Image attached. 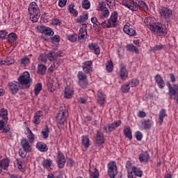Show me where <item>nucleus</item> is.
Returning <instances> with one entry per match:
<instances>
[{"instance_id":"obj_1","label":"nucleus","mask_w":178,"mask_h":178,"mask_svg":"<svg viewBox=\"0 0 178 178\" xmlns=\"http://www.w3.org/2000/svg\"><path fill=\"white\" fill-rule=\"evenodd\" d=\"M145 24L153 33L158 34V35H166L168 34V29L165 25H160L156 24L154 18L147 17L145 18Z\"/></svg>"},{"instance_id":"obj_2","label":"nucleus","mask_w":178,"mask_h":178,"mask_svg":"<svg viewBox=\"0 0 178 178\" xmlns=\"http://www.w3.org/2000/svg\"><path fill=\"white\" fill-rule=\"evenodd\" d=\"M121 4L128 8L129 10H132V12H137L138 10V7L141 8L143 10L147 12L148 10V6L145 4V2L143 1L142 0H131V2L124 0L122 1Z\"/></svg>"},{"instance_id":"obj_3","label":"nucleus","mask_w":178,"mask_h":178,"mask_svg":"<svg viewBox=\"0 0 178 178\" xmlns=\"http://www.w3.org/2000/svg\"><path fill=\"white\" fill-rule=\"evenodd\" d=\"M18 83L21 88L26 89L30 88L31 83H33V79L30 77V73L25 71L23 72L17 79Z\"/></svg>"},{"instance_id":"obj_4","label":"nucleus","mask_w":178,"mask_h":178,"mask_svg":"<svg viewBox=\"0 0 178 178\" xmlns=\"http://www.w3.org/2000/svg\"><path fill=\"white\" fill-rule=\"evenodd\" d=\"M29 13L30 15V19L33 23H37L38 22V19H40V8L37 5V3L32 2L30 3L29 8Z\"/></svg>"},{"instance_id":"obj_5","label":"nucleus","mask_w":178,"mask_h":178,"mask_svg":"<svg viewBox=\"0 0 178 178\" xmlns=\"http://www.w3.org/2000/svg\"><path fill=\"white\" fill-rule=\"evenodd\" d=\"M69 116V111L66 106H61L59 108L58 115L56 116V122L58 124H65V122Z\"/></svg>"},{"instance_id":"obj_6","label":"nucleus","mask_w":178,"mask_h":178,"mask_svg":"<svg viewBox=\"0 0 178 178\" xmlns=\"http://www.w3.org/2000/svg\"><path fill=\"white\" fill-rule=\"evenodd\" d=\"M99 19L100 20H104V19H108L109 17V15H111V13H109V10L108 8L105 6V3L104 1H99Z\"/></svg>"},{"instance_id":"obj_7","label":"nucleus","mask_w":178,"mask_h":178,"mask_svg":"<svg viewBox=\"0 0 178 178\" xmlns=\"http://www.w3.org/2000/svg\"><path fill=\"white\" fill-rule=\"evenodd\" d=\"M168 87V95L170 99H174L178 104V85H174L173 87L170 85V82L167 83Z\"/></svg>"},{"instance_id":"obj_8","label":"nucleus","mask_w":178,"mask_h":178,"mask_svg":"<svg viewBox=\"0 0 178 178\" xmlns=\"http://www.w3.org/2000/svg\"><path fill=\"white\" fill-rule=\"evenodd\" d=\"M118 174V167L115 161H111L108 165V175L111 178H115Z\"/></svg>"},{"instance_id":"obj_9","label":"nucleus","mask_w":178,"mask_h":178,"mask_svg":"<svg viewBox=\"0 0 178 178\" xmlns=\"http://www.w3.org/2000/svg\"><path fill=\"white\" fill-rule=\"evenodd\" d=\"M122 124V121L121 120H117L113 122L111 124H108L107 125H105L104 127V130L106 133H111L115 129H118L119 126Z\"/></svg>"},{"instance_id":"obj_10","label":"nucleus","mask_w":178,"mask_h":178,"mask_svg":"<svg viewBox=\"0 0 178 178\" xmlns=\"http://www.w3.org/2000/svg\"><path fill=\"white\" fill-rule=\"evenodd\" d=\"M159 14L161 17L164 19H170L173 16V12L168 7H161L159 9Z\"/></svg>"},{"instance_id":"obj_11","label":"nucleus","mask_w":178,"mask_h":178,"mask_svg":"<svg viewBox=\"0 0 178 178\" xmlns=\"http://www.w3.org/2000/svg\"><path fill=\"white\" fill-rule=\"evenodd\" d=\"M124 33L129 35L130 37H135L137 35V32H136V29H134V26L131 24L127 23L124 26Z\"/></svg>"},{"instance_id":"obj_12","label":"nucleus","mask_w":178,"mask_h":178,"mask_svg":"<svg viewBox=\"0 0 178 178\" xmlns=\"http://www.w3.org/2000/svg\"><path fill=\"white\" fill-rule=\"evenodd\" d=\"M56 162L60 169L65 168L66 158H65V155L60 151H58L57 153Z\"/></svg>"},{"instance_id":"obj_13","label":"nucleus","mask_w":178,"mask_h":178,"mask_svg":"<svg viewBox=\"0 0 178 178\" xmlns=\"http://www.w3.org/2000/svg\"><path fill=\"white\" fill-rule=\"evenodd\" d=\"M19 88H22V86H20V83H19V82L13 81L8 83V89L14 95L17 94Z\"/></svg>"},{"instance_id":"obj_14","label":"nucleus","mask_w":178,"mask_h":178,"mask_svg":"<svg viewBox=\"0 0 178 178\" xmlns=\"http://www.w3.org/2000/svg\"><path fill=\"white\" fill-rule=\"evenodd\" d=\"M105 102H106V95L102 90L97 92V104L100 106H105Z\"/></svg>"},{"instance_id":"obj_15","label":"nucleus","mask_w":178,"mask_h":178,"mask_svg":"<svg viewBox=\"0 0 178 178\" xmlns=\"http://www.w3.org/2000/svg\"><path fill=\"white\" fill-rule=\"evenodd\" d=\"M118 16L119 15L118 14V12H113L110 16V18L108 19V26H113V27H115L118 24Z\"/></svg>"},{"instance_id":"obj_16","label":"nucleus","mask_w":178,"mask_h":178,"mask_svg":"<svg viewBox=\"0 0 178 178\" xmlns=\"http://www.w3.org/2000/svg\"><path fill=\"white\" fill-rule=\"evenodd\" d=\"M38 30L39 33H41L42 34H44V35H54V32L52 29L49 27H47L45 26H38Z\"/></svg>"},{"instance_id":"obj_17","label":"nucleus","mask_w":178,"mask_h":178,"mask_svg":"<svg viewBox=\"0 0 178 178\" xmlns=\"http://www.w3.org/2000/svg\"><path fill=\"white\" fill-rule=\"evenodd\" d=\"M31 143L26 138L21 139V146L24 152H31Z\"/></svg>"},{"instance_id":"obj_18","label":"nucleus","mask_w":178,"mask_h":178,"mask_svg":"<svg viewBox=\"0 0 178 178\" xmlns=\"http://www.w3.org/2000/svg\"><path fill=\"white\" fill-rule=\"evenodd\" d=\"M151 158L149 157V154H148V152L147 151H143L141 154L139 155V161L141 162V163H148L149 162V159Z\"/></svg>"},{"instance_id":"obj_19","label":"nucleus","mask_w":178,"mask_h":178,"mask_svg":"<svg viewBox=\"0 0 178 178\" xmlns=\"http://www.w3.org/2000/svg\"><path fill=\"white\" fill-rule=\"evenodd\" d=\"M44 116V112L41 111H38L36 113H35L33 116V122L34 124H40L41 122V119H42V117Z\"/></svg>"},{"instance_id":"obj_20","label":"nucleus","mask_w":178,"mask_h":178,"mask_svg":"<svg viewBox=\"0 0 178 178\" xmlns=\"http://www.w3.org/2000/svg\"><path fill=\"white\" fill-rule=\"evenodd\" d=\"M78 40L80 42H84L87 40V29L81 28L78 35Z\"/></svg>"},{"instance_id":"obj_21","label":"nucleus","mask_w":178,"mask_h":178,"mask_svg":"<svg viewBox=\"0 0 178 178\" xmlns=\"http://www.w3.org/2000/svg\"><path fill=\"white\" fill-rule=\"evenodd\" d=\"M83 70L86 74L92 72V61H86L83 65Z\"/></svg>"},{"instance_id":"obj_22","label":"nucleus","mask_w":178,"mask_h":178,"mask_svg":"<svg viewBox=\"0 0 178 178\" xmlns=\"http://www.w3.org/2000/svg\"><path fill=\"white\" fill-rule=\"evenodd\" d=\"M154 80L159 88L162 89L165 88V81H163V78H162L161 74H156L154 77Z\"/></svg>"},{"instance_id":"obj_23","label":"nucleus","mask_w":178,"mask_h":178,"mask_svg":"<svg viewBox=\"0 0 178 178\" xmlns=\"http://www.w3.org/2000/svg\"><path fill=\"white\" fill-rule=\"evenodd\" d=\"M119 76L122 80H126L129 77V72L126 69V67H122L120 69Z\"/></svg>"},{"instance_id":"obj_24","label":"nucleus","mask_w":178,"mask_h":178,"mask_svg":"<svg viewBox=\"0 0 178 178\" xmlns=\"http://www.w3.org/2000/svg\"><path fill=\"white\" fill-rule=\"evenodd\" d=\"M10 162V160L9 159V158L3 159L0 161V168L1 169H3L4 170H8Z\"/></svg>"},{"instance_id":"obj_25","label":"nucleus","mask_w":178,"mask_h":178,"mask_svg":"<svg viewBox=\"0 0 178 178\" xmlns=\"http://www.w3.org/2000/svg\"><path fill=\"white\" fill-rule=\"evenodd\" d=\"M168 116V114H166V110L165 108H162L159 114V126H162L163 123V119L164 118H166Z\"/></svg>"},{"instance_id":"obj_26","label":"nucleus","mask_w":178,"mask_h":178,"mask_svg":"<svg viewBox=\"0 0 178 178\" xmlns=\"http://www.w3.org/2000/svg\"><path fill=\"white\" fill-rule=\"evenodd\" d=\"M25 134L29 140L28 141H29L30 143H34L35 140V136L34 134H33V131H31V130L30 129V128H26V132L25 133Z\"/></svg>"},{"instance_id":"obj_27","label":"nucleus","mask_w":178,"mask_h":178,"mask_svg":"<svg viewBox=\"0 0 178 178\" xmlns=\"http://www.w3.org/2000/svg\"><path fill=\"white\" fill-rule=\"evenodd\" d=\"M74 91L70 88L69 86L66 87L64 90V98L70 99L73 97V93Z\"/></svg>"},{"instance_id":"obj_28","label":"nucleus","mask_w":178,"mask_h":178,"mask_svg":"<svg viewBox=\"0 0 178 178\" xmlns=\"http://www.w3.org/2000/svg\"><path fill=\"white\" fill-rule=\"evenodd\" d=\"M142 126L145 130H149L154 126V122H152V120H145L142 122Z\"/></svg>"},{"instance_id":"obj_29","label":"nucleus","mask_w":178,"mask_h":178,"mask_svg":"<svg viewBox=\"0 0 178 178\" xmlns=\"http://www.w3.org/2000/svg\"><path fill=\"white\" fill-rule=\"evenodd\" d=\"M105 143V138H104V134L97 131L96 136V144L97 145H102Z\"/></svg>"},{"instance_id":"obj_30","label":"nucleus","mask_w":178,"mask_h":178,"mask_svg":"<svg viewBox=\"0 0 178 178\" xmlns=\"http://www.w3.org/2000/svg\"><path fill=\"white\" fill-rule=\"evenodd\" d=\"M36 148L38 151H40V152H47V151H48V146L42 142H38L36 144Z\"/></svg>"},{"instance_id":"obj_31","label":"nucleus","mask_w":178,"mask_h":178,"mask_svg":"<svg viewBox=\"0 0 178 178\" xmlns=\"http://www.w3.org/2000/svg\"><path fill=\"white\" fill-rule=\"evenodd\" d=\"M91 22L93 24L95 30L97 31H101V22H98V19L97 17H92Z\"/></svg>"},{"instance_id":"obj_32","label":"nucleus","mask_w":178,"mask_h":178,"mask_svg":"<svg viewBox=\"0 0 178 178\" xmlns=\"http://www.w3.org/2000/svg\"><path fill=\"white\" fill-rule=\"evenodd\" d=\"M132 170L134 171V173H135V175H129V177L136 178V177H137V176L138 177H141L143 176V171L137 168V167H136V166L132 167Z\"/></svg>"},{"instance_id":"obj_33","label":"nucleus","mask_w":178,"mask_h":178,"mask_svg":"<svg viewBox=\"0 0 178 178\" xmlns=\"http://www.w3.org/2000/svg\"><path fill=\"white\" fill-rule=\"evenodd\" d=\"M88 47L91 49V51H93L94 54H95L96 55H99L101 51L98 44H96L95 43H91L88 45Z\"/></svg>"},{"instance_id":"obj_34","label":"nucleus","mask_w":178,"mask_h":178,"mask_svg":"<svg viewBox=\"0 0 178 178\" xmlns=\"http://www.w3.org/2000/svg\"><path fill=\"white\" fill-rule=\"evenodd\" d=\"M46 72H47V66H45V65L39 64L38 65V70H37L38 74H41V76H44Z\"/></svg>"},{"instance_id":"obj_35","label":"nucleus","mask_w":178,"mask_h":178,"mask_svg":"<svg viewBox=\"0 0 178 178\" xmlns=\"http://www.w3.org/2000/svg\"><path fill=\"white\" fill-rule=\"evenodd\" d=\"M126 49L128 52H135V54H140V50H138V48H137L133 44H127L126 46Z\"/></svg>"},{"instance_id":"obj_36","label":"nucleus","mask_w":178,"mask_h":178,"mask_svg":"<svg viewBox=\"0 0 178 178\" xmlns=\"http://www.w3.org/2000/svg\"><path fill=\"white\" fill-rule=\"evenodd\" d=\"M124 135L127 138H129V140H131L133 138V136L131 135V128L130 127H125L124 128Z\"/></svg>"},{"instance_id":"obj_37","label":"nucleus","mask_w":178,"mask_h":178,"mask_svg":"<svg viewBox=\"0 0 178 178\" xmlns=\"http://www.w3.org/2000/svg\"><path fill=\"white\" fill-rule=\"evenodd\" d=\"M68 11L74 17H77V15H79V12L77 11V10L74 9V3H71L68 6Z\"/></svg>"},{"instance_id":"obj_38","label":"nucleus","mask_w":178,"mask_h":178,"mask_svg":"<svg viewBox=\"0 0 178 178\" xmlns=\"http://www.w3.org/2000/svg\"><path fill=\"white\" fill-rule=\"evenodd\" d=\"M0 118H1V120H4V122H8V110L6 108H2L0 111Z\"/></svg>"},{"instance_id":"obj_39","label":"nucleus","mask_w":178,"mask_h":178,"mask_svg":"<svg viewBox=\"0 0 178 178\" xmlns=\"http://www.w3.org/2000/svg\"><path fill=\"white\" fill-rule=\"evenodd\" d=\"M81 143L82 145L84 146V148H88V147H90V138H88V136H82Z\"/></svg>"},{"instance_id":"obj_40","label":"nucleus","mask_w":178,"mask_h":178,"mask_svg":"<svg viewBox=\"0 0 178 178\" xmlns=\"http://www.w3.org/2000/svg\"><path fill=\"white\" fill-rule=\"evenodd\" d=\"M41 134L44 140H47L49 137V128L48 125L45 126V128L41 131Z\"/></svg>"},{"instance_id":"obj_41","label":"nucleus","mask_w":178,"mask_h":178,"mask_svg":"<svg viewBox=\"0 0 178 178\" xmlns=\"http://www.w3.org/2000/svg\"><path fill=\"white\" fill-rule=\"evenodd\" d=\"M88 20V14H82L79 18H77V23H84Z\"/></svg>"},{"instance_id":"obj_42","label":"nucleus","mask_w":178,"mask_h":178,"mask_svg":"<svg viewBox=\"0 0 178 178\" xmlns=\"http://www.w3.org/2000/svg\"><path fill=\"white\" fill-rule=\"evenodd\" d=\"M81 6L83 9H86V10H88V9L91 8V3L88 0H83Z\"/></svg>"},{"instance_id":"obj_43","label":"nucleus","mask_w":178,"mask_h":178,"mask_svg":"<svg viewBox=\"0 0 178 178\" xmlns=\"http://www.w3.org/2000/svg\"><path fill=\"white\" fill-rule=\"evenodd\" d=\"M106 70L111 73L113 70V63L111 60H108L106 64Z\"/></svg>"},{"instance_id":"obj_44","label":"nucleus","mask_w":178,"mask_h":178,"mask_svg":"<svg viewBox=\"0 0 178 178\" xmlns=\"http://www.w3.org/2000/svg\"><path fill=\"white\" fill-rule=\"evenodd\" d=\"M42 165L46 169H49L51 168V165H52V161L51 159H46L42 162Z\"/></svg>"},{"instance_id":"obj_45","label":"nucleus","mask_w":178,"mask_h":178,"mask_svg":"<svg viewBox=\"0 0 178 178\" xmlns=\"http://www.w3.org/2000/svg\"><path fill=\"white\" fill-rule=\"evenodd\" d=\"M20 62L22 66H27V65L30 63V58H29L27 56H25L24 58H21Z\"/></svg>"},{"instance_id":"obj_46","label":"nucleus","mask_w":178,"mask_h":178,"mask_svg":"<svg viewBox=\"0 0 178 178\" xmlns=\"http://www.w3.org/2000/svg\"><path fill=\"white\" fill-rule=\"evenodd\" d=\"M77 77H78L79 81L88 80L87 75L84 74L83 72H79L77 74Z\"/></svg>"},{"instance_id":"obj_47","label":"nucleus","mask_w":178,"mask_h":178,"mask_svg":"<svg viewBox=\"0 0 178 178\" xmlns=\"http://www.w3.org/2000/svg\"><path fill=\"white\" fill-rule=\"evenodd\" d=\"M79 84L81 88L86 90L88 87V79H86L83 81H79Z\"/></svg>"},{"instance_id":"obj_48","label":"nucleus","mask_w":178,"mask_h":178,"mask_svg":"<svg viewBox=\"0 0 178 178\" xmlns=\"http://www.w3.org/2000/svg\"><path fill=\"white\" fill-rule=\"evenodd\" d=\"M139 83H140V81H138V79H134L129 81V82L128 83V85H129L130 87H137V86H138Z\"/></svg>"},{"instance_id":"obj_49","label":"nucleus","mask_w":178,"mask_h":178,"mask_svg":"<svg viewBox=\"0 0 178 178\" xmlns=\"http://www.w3.org/2000/svg\"><path fill=\"white\" fill-rule=\"evenodd\" d=\"M120 90L122 92H124V93L129 92V91H130V86L129 85V83L123 84L121 86Z\"/></svg>"},{"instance_id":"obj_50","label":"nucleus","mask_w":178,"mask_h":178,"mask_svg":"<svg viewBox=\"0 0 178 178\" xmlns=\"http://www.w3.org/2000/svg\"><path fill=\"white\" fill-rule=\"evenodd\" d=\"M41 90H42V85L41 83H37L35 86V89H34L35 95H38Z\"/></svg>"},{"instance_id":"obj_51","label":"nucleus","mask_w":178,"mask_h":178,"mask_svg":"<svg viewBox=\"0 0 178 178\" xmlns=\"http://www.w3.org/2000/svg\"><path fill=\"white\" fill-rule=\"evenodd\" d=\"M47 58L50 62H52L56 59V56L55 54V52L54 51H49V53L47 55Z\"/></svg>"},{"instance_id":"obj_52","label":"nucleus","mask_w":178,"mask_h":178,"mask_svg":"<svg viewBox=\"0 0 178 178\" xmlns=\"http://www.w3.org/2000/svg\"><path fill=\"white\" fill-rule=\"evenodd\" d=\"M101 26L103 29H111L113 26V25H109V19H108L107 21H104L101 23Z\"/></svg>"},{"instance_id":"obj_53","label":"nucleus","mask_w":178,"mask_h":178,"mask_svg":"<svg viewBox=\"0 0 178 178\" xmlns=\"http://www.w3.org/2000/svg\"><path fill=\"white\" fill-rule=\"evenodd\" d=\"M51 42H60V36L59 35H55L54 36L51 38Z\"/></svg>"},{"instance_id":"obj_54","label":"nucleus","mask_w":178,"mask_h":178,"mask_svg":"<svg viewBox=\"0 0 178 178\" xmlns=\"http://www.w3.org/2000/svg\"><path fill=\"white\" fill-rule=\"evenodd\" d=\"M135 137L138 141H141L143 140V134L138 131L135 133Z\"/></svg>"},{"instance_id":"obj_55","label":"nucleus","mask_w":178,"mask_h":178,"mask_svg":"<svg viewBox=\"0 0 178 178\" xmlns=\"http://www.w3.org/2000/svg\"><path fill=\"white\" fill-rule=\"evenodd\" d=\"M67 39L69 41H71V42H75V41L77 40V35H70L67 36Z\"/></svg>"},{"instance_id":"obj_56","label":"nucleus","mask_w":178,"mask_h":178,"mask_svg":"<svg viewBox=\"0 0 178 178\" xmlns=\"http://www.w3.org/2000/svg\"><path fill=\"white\" fill-rule=\"evenodd\" d=\"M108 3L107 4L109 6L110 9H113V6L116 5L115 0H106Z\"/></svg>"},{"instance_id":"obj_57","label":"nucleus","mask_w":178,"mask_h":178,"mask_svg":"<svg viewBox=\"0 0 178 178\" xmlns=\"http://www.w3.org/2000/svg\"><path fill=\"white\" fill-rule=\"evenodd\" d=\"M67 2V0H58V6H60V8H65Z\"/></svg>"},{"instance_id":"obj_58","label":"nucleus","mask_w":178,"mask_h":178,"mask_svg":"<svg viewBox=\"0 0 178 178\" xmlns=\"http://www.w3.org/2000/svg\"><path fill=\"white\" fill-rule=\"evenodd\" d=\"M56 69H58V67L56 66V63L54 62L51 66L48 69V70L52 73V72H54V70H56Z\"/></svg>"},{"instance_id":"obj_59","label":"nucleus","mask_w":178,"mask_h":178,"mask_svg":"<svg viewBox=\"0 0 178 178\" xmlns=\"http://www.w3.org/2000/svg\"><path fill=\"white\" fill-rule=\"evenodd\" d=\"M126 168L127 169V172L130 171L131 169H133V163L130 161H127Z\"/></svg>"},{"instance_id":"obj_60","label":"nucleus","mask_w":178,"mask_h":178,"mask_svg":"<svg viewBox=\"0 0 178 178\" xmlns=\"http://www.w3.org/2000/svg\"><path fill=\"white\" fill-rule=\"evenodd\" d=\"M161 49H163V45L157 44L153 47V51H161Z\"/></svg>"},{"instance_id":"obj_61","label":"nucleus","mask_w":178,"mask_h":178,"mask_svg":"<svg viewBox=\"0 0 178 178\" xmlns=\"http://www.w3.org/2000/svg\"><path fill=\"white\" fill-rule=\"evenodd\" d=\"M8 38H13L14 41H16L17 40V35L15 33H11L8 35Z\"/></svg>"},{"instance_id":"obj_62","label":"nucleus","mask_w":178,"mask_h":178,"mask_svg":"<svg viewBox=\"0 0 178 178\" xmlns=\"http://www.w3.org/2000/svg\"><path fill=\"white\" fill-rule=\"evenodd\" d=\"M138 116L140 118H145V116H147V113H145V112H144L143 111H140L138 113Z\"/></svg>"},{"instance_id":"obj_63","label":"nucleus","mask_w":178,"mask_h":178,"mask_svg":"<svg viewBox=\"0 0 178 178\" xmlns=\"http://www.w3.org/2000/svg\"><path fill=\"white\" fill-rule=\"evenodd\" d=\"M92 178H97L99 177V172H98V170H97L96 168L95 169V171L92 175Z\"/></svg>"},{"instance_id":"obj_64","label":"nucleus","mask_w":178,"mask_h":178,"mask_svg":"<svg viewBox=\"0 0 178 178\" xmlns=\"http://www.w3.org/2000/svg\"><path fill=\"white\" fill-rule=\"evenodd\" d=\"M39 60H40V62H42V63H47V57H45L44 56L40 55L39 56Z\"/></svg>"}]
</instances>
